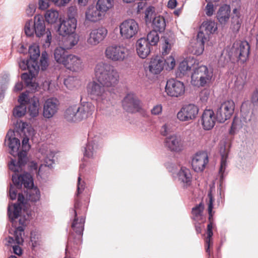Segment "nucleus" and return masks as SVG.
<instances>
[{
  "label": "nucleus",
  "instance_id": "obj_1",
  "mask_svg": "<svg viewBox=\"0 0 258 258\" xmlns=\"http://www.w3.org/2000/svg\"><path fill=\"white\" fill-rule=\"evenodd\" d=\"M94 71L95 78L100 84L95 81L90 82L87 86L88 92L96 100L97 107L102 108V103H108L109 94L104 86L108 87L116 85L119 81V74L113 66L104 62L97 64Z\"/></svg>",
  "mask_w": 258,
  "mask_h": 258
},
{
  "label": "nucleus",
  "instance_id": "obj_2",
  "mask_svg": "<svg viewBox=\"0 0 258 258\" xmlns=\"http://www.w3.org/2000/svg\"><path fill=\"white\" fill-rule=\"evenodd\" d=\"M81 180V177L79 176L78 178L77 193L75 200L74 207L72 210L74 217L71 225L73 232L69 236L66 253L69 249H77L82 242V237L85 222V217L83 215V213L85 212L86 208L82 206L79 196L84 190L85 186L84 182Z\"/></svg>",
  "mask_w": 258,
  "mask_h": 258
},
{
  "label": "nucleus",
  "instance_id": "obj_3",
  "mask_svg": "<svg viewBox=\"0 0 258 258\" xmlns=\"http://www.w3.org/2000/svg\"><path fill=\"white\" fill-rule=\"evenodd\" d=\"M24 31L27 36L31 37L35 34L37 37L46 35L45 42L49 44L51 40L50 31L46 29L45 23L42 16L38 15L34 17V20L27 21L25 23Z\"/></svg>",
  "mask_w": 258,
  "mask_h": 258
},
{
  "label": "nucleus",
  "instance_id": "obj_4",
  "mask_svg": "<svg viewBox=\"0 0 258 258\" xmlns=\"http://www.w3.org/2000/svg\"><path fill=\"white\" fill-rule=\"evenodd\" d=\"M12 181L14 185L20 188L22 185L27 188L26 199L31 202H37L40 197L39 190L33 187L34 182L32 176L28 173H25L20 176L12 175Z\"/></svg>",
  "mask_w": 258,
  "mask_h": 258
},
{
  "label": "nucleus",
  "instance_id": "obj_5",
  "mask_svg": "<svg viewBox=\"0 0 258 258\" xmlns=\"http://www.w3.org/2000/svg\"><path fill=\"white\" fill-rule=\"evenodd\" d=\"M217 29V24L215 21L207 20L203 22L197 36L194 52L195 54L199 55L203 53L205 43L209 40V35L214 33Z\"/></svg>",
  "mask_w": 258,
  "mask_h": 258
},
{
  "label": "nucleus",
  "instance_id": "obj_6",
  "mask_svg": "<svg viewBox=\"0 0 258 258\" xmlns=\"http://www.w3.org/2000/svg\"><path fill=\"white\" fill-rule=\"evenodd\" d=\"M213 70L207 66H195L191 76V83L195 86H205L211 81Z\"/></svg>",
  "mask_w": 258,
  "mask_h": 258
},
{
  "label": "nucleus",
  "instance_id": "obj_7",
  "mask_svg": "<svg viewBox=\"0 0 258 258\" xmlns=\"http://www.w3.org/2000/svg\"><path fill=\"white\" fill-rule=\"evenodd\" d=\"M168 66V69L172 70L175 65V61L172 56H170L166 59L163 60L159 56L152 58L148 67L145 68L147 75H158L163 70L165 63Z\"/></svg>",
  "mask_w": 258,
  "mask_h": 258
},
{
  "label": "nucleus",
  "instance_id": "obj_8",
  "mask_svg": "<svg viewBox=\"0 0 258 258\" xmlns=\"http://www.w3.org/2000/svg\"><path fill=\"white\" fill-rule=\"evenodd\" d=\"M105 57L113 62H122L126 59L130 50L123 45L113 44L108 46L104 52Z\"/></svg>",
  "mask_w": 258,
  "mask_h": 258
},
{
  "label": "nucleus",
  "instance_id": "obj_9",
  "mask_svg": "<svg viewBox=\"0 0 258 258\" xmlns=\"http://www.w3.org/2000/svg\"><path fill=\"white\" fill-rule=\"evenodd\" d=\"M199 112V107L196 104H186L181 107L176 116L180 121H191L197 118Z\"/></svg>",
  "mask_w": 258,
  "mask_h": 258
},
{
  "label": "nucleus",
  "instance_id": "obj_10",
  "mask_svg": "<svg viewBox=\"0 0 258 258\" xmlns=\"http://www.w3.org/2000/svg\"><path fill=\"white\" fill-rule=\"evenodd\" d=\"M139 30L138 23L134 19L123 21L119 25L120 34L123 39H130L135 36Z\"/></svg>",
  "mask_w": 258,
  "mask_h": 258
},
{
  "label": "nucleus",
  "instance_id": "obj_11",
  "mask_svg": "<svg viewBox=\"0 0 258 258\" xmlns=\"http://www.w3.org/2000/svg\"><path fill=\"white\" fill-rule=\"evenodd\" d=\"M208 197L209 199V201L208 203V214H209V223L207 226V237L205 239V247H206V252L209 253H210V247L211 245L213 244V242L212 241V237L213 235V203L214 201V198L213 197L212 191H210L208 192Z\"/></svg>",
  "mask_w": 258,
  "mask_h": 258
},
{
  "label": "nucleus",
  "instance_id": "obj_12",
  "mask_svg": "<svg viewBox=\"0 0 258 258\" xmlns=\"http://www.w3.org/2000/svg\"><path fill=\"white\" fill-rule=\"evenodd\" d=\"M231 52L239 61L244 63L248 58L250 45L246 41L235 42L231 48Z\"/></svg>",
  "mask_w": 258,
  "mask_h": 258
},
{
  "label": "nucleus",
  "instance_id": "obj_13",
  "mask_svg": "<svg viewBox=\"0 0 258 258\" xmlns=\"http://www.w3.org/2000/svg\"><path fill=\"white\" fill-rule=\"evenodd\" d=\"M165 92L171 97H180L185 93V86L183 82L175 79H169L167 81Z\"/></svg>",
  "mask_w": 258,
  "mask_h": 258
},
{
  "label": "nucleus",
  "instance_id": "obj_14",
  "mask_svg": "<svg viewBox=\"0 0 258 258\" xmlns=\"http://www.w3.org/2000/svg\"><path fill=\"white\" fill-rule=\"evenodd\" d=\"M235 103L232 100H227L221 104L216 112L217 120L221 123L229 119L233 114Z\"/></svg>",
  "mask_w": 258,
  "mask_h": 258
},
{
  "label": "nucleus",
  "instance_id": "obj_15",
  "mask_svg": "<svg viewBox=\"0 0 258 258\" xmlns=\"http://www.w3.org/2000/svg\"><path fill=\"white\" fill-rule=\"evenodd\" d=\"M18 156V160L17 162L15 159H11L9 164V169L14 172L13 175H17V173L22 170V167L27 162V152L23 150L20 152L18 151L16 156Z\"/></svg>",
  "mask_w": 258,
  "mask_h": 258
},
{
  "label": "nucleus",
  "instance_id": "obj_16",
  "mask_svg": "<svg viewBox=\"0 0 258 258\" xmlns=\"http://www.w3.org/2000/svg\"><path fill=\"white\" fill-rule=\"evenodd\" d=\"M122 106L129 112H136L141 109L140 101L134 94H128L122 100Z\"/></svg>",
  "mask_w": 258,
  "mask_h": 258
},
{
  "label": "nucleus",
  "instance_id": "obj_17",
  "mask_svg": "<svg viewBox=\"0 0 258 258\" xmlns=\"http://www.w3.org/2000/svg\"><path fill=\"white\" fill-rule=\"evenodd\" d=\"M24 201V197L22 194H18V203L9 205L8 208V215L11 223L15 224V219H17L21 212L22 206Z\"/></svg>",
  "mask_w": 258,
  "mask_h": 258
},
{
  "label": "nucleus",
  "instance_id": "obj_18",
  "mask_svg": "<svg viewBox=\"0 0 258 258\" xmlns=\"http://www.w3.org/2000/svg\"><path fill=\"white\" fill-rule=\"evenodd\" d=\"M107 33V29L104 27L92 30L87 39L88 43L92 46L98 45L105 39Z\"/></svg>",
  "mask_w": 258,
  "mask_h": 258
},
{
  "label": "nucleus",
  "instance_id": "obj_19",
  "mask_svg": "<svg viewBox=\"0 0 258 258\" xmlns=\"http://www.w3.org/2000/svg\"><path fill=\"white\" fill-rule=\"evenodd\" d=\"M59 103L57 99L51 98L47 99L43 105V115L46 118L52 117L58 110Z\"/></svg>",
  "mask_w": 258,
  "mask_h": 258
},
{
  "label": "nucleus",
  "instance_id": "obj_20",
  "mask_svg": "<svg viewBox=\"0 0 258 258\" xmlns=\"http://www.w3.org/2000/svg\"><path fill=\"white\" fill-rule=\"evenodd\" d=\"M201 124L204 130L210 131L215 126L217 115L212 109H205L201 116Z\"/></svg>",
  "mask_w": 258,
  "mask_h": 258
},
{
  "label": "nucleus",
  "instance_id": "obj_21",
  "mask_svg": "<svg viewBox=\"0 0 258 258\" xmlns=\"http://www.w3.org/2000/svg\"><path fill=\"white\" fill-rule=\"evenodd\" d=\"M77 23L76 19L72 18L63 20L58 28V34L62 36L76 34L75 31L77 27Z\"/></svg>",
  "mask_w": 258,
  "mask_h": 258
},
{
  "label": "nucleus",
  "instance_id": "obj_22",
  "mask_svg": "<svg viewBox=\"0 0 258 258\" xmlns=\"http://www.w3.org/2000/svg\"><path fill=\"white\" fill-rule=\"evenodd\" d=\"M208 156L205 152L197 153L192 159L191 165L193 169L197 172H202L208 163Z\"/></svg>",
  "mask_w": 258,
  "mask_h": 258
},
{
  "label": "nucleus",
  "instance_id": "obj_23",
  "mask_svg": "<svg viewBox=\"0 0 258 258\" xmlns=\"http://www.w3.org/2000/svg\"><path fill=\"white\" fill-rule=\"evenodd\" d=\"M199 64L198 61L193 57H187L181 61L178 66V76L182 77L188 75L192 70H194L195 66Z\"/></svg>",
  "mask_w": 258,
  "mask_h": 258
},
{
  "label": "nucleus",
  "instance_id": "obj_24",
  "mask_svg": "<svg viewBox=\"0 0 258 258\" xmlns=\"http://www.w3.org/2000/svg\"><path fill=\"white\" fill-rule=\"evenodd\" d=\"M183 142L180 136L174 135L166 138L165 145L170 150L179 152L183 149Z\"/></svg>",
  "mask_w": 258,
  "mask_h": 258
},
{
  "label": "nucleus",
  "instance_id": "obj_25",
  "mask_svg": "<svg viewBox=\"0 0 258 258\" xmlns=\"http://www.w3.org/2000/svg\"><path fill=\"white\" fill-rule=\"evenodd\" d=\"M63 66L71 71L79 72L83 69V60L80 57L70 54Z\"/></svg>",
  "mask_w": 258,
  "mask_h": 258
},
{
  "label": "nucleus",
  "instance_id": "obj_26",
  "mask_svg": "<svg viewBox=\"0 0 258 258\" xmlns=\"http://www.w3.org/2000/svg\"><path fill=\"white\" fill-rule=\"evenodd\" d=\"M54 155L52 152H51L49 155H47L44 159V164H41L38 170H37V164L36 162L34 161L30 162L29 163V170L32 172L34 171L38 175H40L42 173V169L43 167H47L48 168L52 167V165L54 163Z\"/></svg>",
  "mask_w": 258,
  "mask_h": 258
},
{
  "label": "nucleus",
  "instance_id": "obj_27",
  "mask_svg": "<svg viewBox=\"0 0 258 258\" xmlns=\"http://www.w3.org/2000/svg\"><path fill=\"white\" fill-rule=\"evenodd\" d=\"M105 14L97 6H90L85 13L86 19L90 22H96L103 19Z\"/></svg>",
  "mask_w": 258,
  "mask_h": 258
},
{
  "label": "nucleus",
  "instance_id": "obj_28",
  "mask_svg": "<svg viewBox=\"0 0 258 258\" xmlns=\"http://www.w3.org/2000/svg\"><path fill=\"white\" fill-rule=\"evenodd\" d=\"M136 49L138 55L142 58H145L151 52V46L146 38H141L137 42Z\"/></svg>",
  "mask_w": 258,
  "mask_h": 258
},
{
  "label": "nucleus",
  "instance_id": "obj_29",
  "mask_svg": "<svg viewBox=\"0 0 258 258\" xmlns=\"http://www.w3.org/2000/svg\"><path fill=\"white\" fill-rule=\"evenodd\" d=\"M14 136V132L9 131L7 134L6 138L9 141L8 146L10 149V153L14 157H15L20 147V142Z\"/></svg>",
  "mask_w": 258,
  "mask_h": 258
},
{
  "label": "nucleus",
  "instance_id": "obj_30",
  "mask_svg": "<svg viewBox=\"0 0 258 258\" xmlns=\"http://www.w3.org/2000/svg\"><path fill=\"white\" fill-rule=\"evenodd\" d=\"M34 65L35 67H31V69L28 70L29 73H24L21 75V78L26 86L32 87L33 88L36 87V84L32 82V79L38 73L40 67L38 64L35 63Z\"/></svg>",
  "mask_w": 258,
  "mask_h": 258
},
{
  "label": "nucleus",
  "instance_id": "obj_31",
  "mask_svg": "<svg viewBox=\"0 0 258 258\" xmlns=\"http://www.w3.org/2000/svg\"><path fill=\"white\" fill-rule=\"evenodd\" d=\"M178 179L184 187L190 186L192 181V175L189 169L181 167L177 173Z\"/></svg>",
  "mask_w": 258,
  "mask_h": 258
},
{
  "label": "nucleus",
  "instance_id": "obj_32",
  "mask_svg": "<svg viewBox=\"0 0 258 258\" xmlns=\"http://www.w3.org/2000/svg\"><path fill=\"white\" fill-rule=\"evenodd\" d=\"M230 12V7L228 5H223L219 8L217 13L216 17L221 25H225L228 21Z\"/></svg>",
  "mask_w": 258,
  "mask_h": 258
},
{
  "label": "nucleus",
  "instance_id": "obj_33",
  "mask_svg": "<svg viewBox=\"0 0 258 258\" xmlns=\"http://www.w3.org/2000/svg\"><path fill=\"white\" fill-rule=\"evenodd\" d=\"M78 111L79 110L78 108V105H74L69 106L64 112V119L70 122L80 121Z\"/></svg>",
  "mask_w": 258,
  "mask_h": 258
},
{
  "label": "nucleus",
  "instance_id": "obj_34",
  "mask_svg": "<svg viewBox=\"0 0 258 258\" xmlns=\"http://www.w3.org/2000/svg\"><path fill=\"white\" fill-rule=\"evenodd\" d=\"M80 121L91 115L94 110V105L90 102H84L80 106H78Z\"/></svg>",
  "mask_w": 258,
  "mask_h": 258
},
{
  "label": "nucleus",
  "instance_id": "obj_35",
  "mask_svg": "<svg viewBox=\"0 0 258 258\" xmlns=\"http://www.w3.org/2000/svg\"><path fill=\"white\" fill-rule=\"evenodd\" d=\"M28 112L32 117H37L39 113L40 105L39 98L35 96L29 100Z\"/></svg>",
  "mask_w": 258,
  "mask_h": 258
},
{
  "label": "nucleus",
  "instance_id": "obj_36",
  "mask_svg": "<svg viewBox=\"0 0 258 258\" xmlns=\"http://www.w3.org/2000/svg\"><path fill=\"white\" fill-rule=\"evenodd\" d=\"M62 36L61 44L62 48L66 50L72 49L78 43L79 36L77 34L63 35Z\"/></svg>",
  "mask_w": 258,
  "mask_h": 258
},
{
  "label": "nucleus",
  "instance_id": "obj_37",
  "mask_svg": "<svg viewBox=\"0 0 258 258\" xmlns=\"http://www.w3.org/2000/svg\"><path fill=\"white\" fill-rule=\"evenodd\" d=\"M240 9L235 8L233 10V13L231 17V29L233 32H237L239 31L242 20L241 18Z\"/></svg>",
  "mask_w": 258,
  "mask_h": 258
},
{
  "label": "nucleus",
  "instance_id": "obj_38",
  "mask_svg": "<svg viewBox=\"0 0 258 258\" xmlns=\"http://www.w3.org/2000/svg\"><path fill=\"white\" fill-rule=\"evenodd\" d=\"M54 58L55 60L59 64L64 65L66 59L70 54H69L66 49L61 46L57 47L54 50Z\"/></svg>",
  "mask_w": 258,
  "mask_h": 258
},
{
  "label": "nucleus",
  "instance_id": "obj_39",
  "mask_svg": "<svg viewBox=\"0 0 258 258\" xmlns=\"http://www.w3.org/2000/svg\"><path fill=\"white\" fill-rule=\"evenodd\" d=\"M152 27L153 30L162 32L165 29L166 22L163 16H157L154 18L152 21Z\"/></svg>",
  "mask_w": 258,
  "mask_h": 258
},
{
  "label": "nucleus",
  "instance_id": "obj_40",
  "mask_svg": "<svg viewBox=\"0 0 258 258\" xmlns=\"http://www.w3.org/2000/svg\"><path fill=\"white\" fill-rule=\"evenodd\" d=\"M221 162L219 169V174L221 178H223L224 173L227 167V159L228 156V152L226 150L225 147L221 148L220 149Z\"/></svg>",
  "mask_w": 258,
  "mask_h": 258
},
{
  "label": "nucleus",
  "instance_id": "obj_41",
  "mask_svg": "<svg viewBox=\"0 0 258 258\" xmlns=\"http://www.w3.org/2000/svg\"><path fill=\"white\" fill-rule=\"evenodd\" d=\"M17 219H15V224L13 225L12 223V226L15 227L14 231V237L15 238L16 243L19 244H22L23 242V239L22 238V234L23 233L24 229L22 226H17Z\"/></svg>",
  "mask_w": 258,
  "mask_h": 258
},
{
  "label": "nucleus",
  "instance_id": "obj_42",
  "mask_svg": "<svg viewBox=\"0 0 258 258\" xmlns=\"http://www.w3.org/2000/svg\"><path fill=\"white\" fill-rule=\"evenodd\" d=\"M59 17L58 12L54 10H47L44 15L45 21L49 24L55 23Z\"/></svg>",
  "mask_w": 258,
  "mask_h": 258
},
{
  "label": "nucleus",
  "instance_id": "obj_43",
  "mask_svg": "<svg viewBox=\"0 0 258 258\" xmlns=\"http://www.w3.org/2000/svg\"><path fill=\"white\" fill-rule=\"evenodd\" d=\"M114 0H98L96 6L104 14L113 6Z\"/></svg>",
  "mask_w": 258,
  "mask_h": 258
},
{
  "label": "nucleus",
  "instance_id": "obj_44",
  "mask_svg": "<svg viewBox=\"0 0 258 258\" xmlns=\"http://www.w3.org/2000/svg\"><path fill=\"white\" fill-rule=\"evenodd\" d=\"M96 146L94 141H88L86 147L84 148V156L85 157L90 158L93 157Z\"/></svg>",
  "mask_w": 258,
  "mask_h": 258
},
{
  "label": "nucleus",
  "instance_id": "obj_45",
  "mask_svg": "<svg viewBox=\"0 0 258 258\" xmlns=\"http://www.w3.org/2000/svg\"><path fill=\"white\" fill-rule=\"evenodd\" d=\"M204 209V206L202 203L192 209L191 213L194 220L198 221L202 219Z\"/></svg>",
  "mask_w": 258,
  "mask_h": 258
},
{
  "label": "nucleus",
  "instance_id": "obj_46",
  "mask_svg": "<svg viewBox=\"0 0 258 258\" xmlns=\"http://www.w3.org/2000/svg\"><path fill=\"white\" fill-rule=\"evenodd\" d=\"M146 39L147 42H149V44L150 46L156 45L159 40V36L158 34V31L153 30L150 31L148 34Z\"/></svg>",
  "mask_w": 258,
  "mask_h": 258
},
{
  "label": "nucleus",
  "instance_id": "obj_47",
  "mask_svg": "<svg viewBox=\"0 0 258 258\" xmlns=\"http://www.w3.org/2000/svg\"><path fill=\"white\" fill-rule=\"evenodd\" d=\"M30 54L29 60L33 61H37V59L40 56V51L38 47L33 46H31L29 49Z\"/></svg>",
  "mask_w": 258,
  "mask_h": 258
},
{
  "label": "nucleus",
  "instance_id": "obj_48",
  "mask_svg": "<svg viewBox=\"0 0 258 258\" xmlns=\"http://www.w3.org/2000/svg\"><path fill=\"white\" fill-rule=\"evenodd\" d=\"M145 20L146 24L151 23L154 18L156 17L155 16L154 8L153 7H149L147 8L145 11Z\"/></svg>",
  "mask_w": 258,
  "mask_h": 258
},
{
  "label": "nucleus",
  "instance_id": "obj_49",
  "mask_svg": "<svg viewBox=\"0 0 258 258\" xmlns=\"http://www.w3.org/2000/svg\"><path fill=\"white\" fill-rule=\"evenodd\" d=\"M26 106L20 104L14 108L13 110V115L16 117H21L24 116L26 112Z\"/></svg>",
  "mask_w": 258,
  "mask_h": 258
},
{
  "label": "nucleus",
  "instance_id": "obj_50",
  "mask_svg": "<svg viewBox=\"0 0 258 258\" xmlns=\"http://www.w3.org/2000/svg\"><path fill=\"white\" fill-rule=\"evenodd\" d=\"M241 127V121L238 118L234 117L232 123L231 128L229 131V134L230 135H234L238 130Z\"/></svg>",
  "mask_w": 258,
  "mask_h": 258
},
{
  "label": "nucleus",
  "instance_id": "obj_51",
  "mask_svg": "<svg viewBox=\"0 0 258 258\" xmlns=\"http://www.w3.org/2000/svg\"><path fill=\"white\" fill-rule=\"evenodd\" d=\"M77 79L74 77L69 76L64 80V84L69 89H72L77 84Z\"/></svg>",
  "mask_w": 258,
  "mask_h": 258
},
{
  "label": "nucleus",
  "instance_id": "obj_52",
  "mask_svg": "<svg viewBox=\"0 0 258 258\" xmlns=\"http://www.w3.org/2000/svg\"><path fill=\"white\" fill-rule=\"evenodd\" d=\"M40 66L42 70L44 71L48 66V55L46 51L42 53L40 60Z\"/></svg>",
  "mask_w": 258,
  "mask_h": 258
},
{
  "label": "nucleus",
  "instance_id": "obj_53",
  "mask_svg": "<svg viewBox=\"0 0 258 258\" xmlns=\"http://www.w3.org/2000/svg\"><path fill=\"white\" fill-rule=\"evenodd\" d=\"M31 98V97L29 96V92L25 91L20 94L18 98V102L20 104L25 105L26 106V104L29 103V100Z\"/></svg>",
  "mask_w": 258,
  "mask_h": 258
},
{
  "label": "nucleus",
  "instance_id": "obj_54",
  "mask_svg": "<svg viewBox=\"0 0 258 258\" xmlns=\"http://www.w3.org/2000/svg\"><path fill=\"white\" fill-rule=\"evenodd\" d=\"M35 63L38 64V61H33L32 62L29 59L27 60L26 61L24 60L22 61L19 63L20 68L23 70H25L27 69L29 70L31 69V67H35Z\"/></svg>",
  "mask_w": 258,
  "mask_h": 258
},
{
  "label": "nucleus",
  "instance_id": "obj_55",
  "mask_svg": "<svg viewBox=\"0 0 258 258\" xmlns=\"http://www.w3.org/2000/svg\"><path fill=\"white\" fill-rule=\"evenodd\" d=\"M210 96V91L207 89L203 90L200 93V99L201 102L206 104Z\"/></svg>",
  "mask_w": 258,
  "mask_h": 258
},
{
  "label": "nucleus",
  "instance_id": "obj_56",
  "mask_svg": "<svg viewBox=\"0 0 258 258\" xmlns=\"http://www.w3.org/2000/svg\"><path fill=\"white\" fill-rule=\"evenodd\" d=\"M30 239L33 247H35L39 244V235L36 232H31Z\"/></svg>",
  "mask_w": 258,
  "mask_h": 258
},
{
  "label": "nucleus",
  "instance_id": "obj_57",
  "mask_svg": "<svg viewBox=\"0 0 258 258\" xmlns=\"http://www.w3.org/2000/svg\"><path fill=\"white\" fill-rule=\"evenodd\" d=\"M208 4L206 7V14L208 16H211L213 15L214 9V5L212 4L213 2H207Z\"/></svg>",
  "mask_w": 258,
  "mask_h": 258
},
{
  "label": "nucleus",
  "instance_id": "obj_58",
  "mask_svg": "<svg viewBox=\"0 0 258 258\" xmlns=\"http://www.w3.org/2000/svg\"><path fill=\"white\" fill-rule=\"evenodd\" d=\"M171 48V44L169 43L167 39H165L162 46V55H164L168 54L170 51Z\"/></svg>",
  "mask_w": 258,
  "mask_h": 258
},
{
  "label": "nucleus",
  "instance_id": "obj_59",
  "mask_svg": "<svg viewBox=\"0 0 258 258\" xmlns=\"http://www.w3.org/2000/svg\"><path fill=\"white\" fill-rule=\"evenodd\" d=\"M162 106L161 104H157L151 109V113L153 115H159L162 113Z\"/></svg>",
  "mask_w": 258,
  "mask_h": 258
},
{
  "label": "nucleus",
  "instance_id": "obj_60",
  "mask_svg": "<svg viewBox=\"0 0 258 258\" xmlns=\"http://www.w3.org/2000/svg\"><path fill=\"white\" fill-rule=\"evenodd\" d=\"M77 13V10L75 7H71L68 9V19H70L72 18L76 19L75 16Z\"/></svg>",
  "mask_w": 258,
  "mask_h": 258
},
{
  "label": "nucleus",
  "instance_id": "obj_61",
  "mask_svg": "<svg viewBox=\"0 0 258 258\" xmlns=\"http://www.w3.org/2000/svg\"><path fill=\"white\" fill-rule=\"evenodd\" d=\"M50 0H39V8L41 10H45L48 8Z\"/></svg>",
  "mask_w": 258,
  "mask_h": 258
},
{
  "label": "nucleus",
  "instance_id": "obj_62",
  "mask_svg": "<svg viewBox=\"0 0 258 258\" xmlns=\"http://www.w3.org/2000/svg\"><path fill=\"white\" fill-rule=\"evenodd\" d=\"M17 191L15 189V187L13 185H12V184H11L10 189H9V196H10V198L12 200H14L16 199V196H17Z\"/></svg>",
  "mask_w": 258,
  "mask_h": 258
},
{
  "label": "nucleus",
  "instance_id": "obj_63",
  "mask_svg": "<svg viewBox=\"0 0 258 258\" xmlns=\"http://www.w3.org/2000/svg\"><path fill=\"white\" fill-rule=\"evenodd\" d=\"M36 7L33 4H30L28 8L26 9V13L28 16H32L35 13Z\"/></svg>",
  "mask_w": 258,
  "mask_h": 258
},
{
  "label": "nucleus",
  "instance_id": "obj_64",
  "mask_svg": "<svg viewBox=\"0 0 258 258\" xmlns=\"http://www.w3.org/2000/svg\"><path fill=\"white\" fill-rule=\"evenodd\" d=\"M251 102L256 106H258V89H256L252 93Z\"/></svg>",
  "mask_w": 258,
  "mask_h": 258
}]
</instances>
